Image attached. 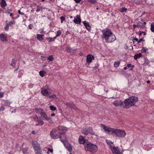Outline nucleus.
I'll return each instance as SVG.
<instances>
[{"label":"nucleus","mask_w":154,"mask_h":154,"mask_svg":"<svg viewBox=\"0 0 154 154\" xmlns=\"http://www.w3.org/2000/svg\"><path fill=\"white\" fill-rule=\"evenodd\" d=\"M100 125L101 127L103 128L106 133L108 134H113L116 137L120 138H124L126 135V133L123 130L113 128L103 124H101Z\"/></svg>","instance_id":"1"},{"label":"nucleus","mask_w":154,"mask_h":154,"mask_svg":"<svg viewBox=\"0 0 154 154\" xmlns=\"http://www.w3.org/2000/svg\"><path fill=\"white\" fill-rule=\"evenodd\" d=\"M103 34L102 35V39H105L106 42L110 43L115 40L116 37L115 35L109 29H106L102 30Z\"/></svg>","instance_id":"2"},{"label":"nucleus","mask_w":154,"mask_h":154,"mask_svg":"<svg viewBox=\"0 0 154 154\" xmlns=\"http://www.w3.org/2000/svg\"><path fill=\"white\" fill-rule=\"evenodd\" d=\"M138 100V99L137 97H130L129 98L125 99L124 102L125 105L123 106V107L128 109L130 107L134 106Z\"/></svg>","instance_id":"3"},{"label":"nucleus","mask_w":154,"mask_h":154,"mask_svg":"<svg viewBox=\"0 0 154 154\" xmlns=\"http://www.w3.org/2000/svg\"><path fill=\"white\" fill-rule=\"evenodd\" d=\"M63 126L59 125L56 128L53 129L50 133V136L52 139H57L59 138L61 131H63Z\"/></svg>","instance_id":"4"},{"label":"nucleus","mask_w":154,"mask_h":154,"mask_svg":"<svg viewBox=\"0 0 154 154\" xmlns=\"http://www.w3.org/2000/svg\"><path fill=\"white\" fill-rule=\"evenodd\" d=\"M87 143L84 147L86 151H89L92 153H94L97 151L98 147L96 145L93 144L89 141Z\"/></svg>","instance_id":"5"},{"label":"nucleus","mask_w":154,"mask_h":154,"mask_svg":"<svg viewBox=\"0 0 154 154\" xmlns=\"http://www.w3.org/2000/svg\"><path fill=\"white\" fill-rule=\"evenodd\" d=\"M32 145L35 154H42V150L39 144L36 141L32 140Z\"/></svg>","instance_id":"6"},{"label":"nucleus","mask_w":154,"mask_h":154,"mask_svg":"<svg viewBox=\"0 0 154 154\" xmlns=\"http://www.w3.org/2000/svg\"><path fill=\"white\" fill-rule=\"evenodd\" d=\"M63 131H61V133H60L59 136L60 140L63 143L65 144L67 142V139L66 135L65 134L66 129V127L63 126Z\"/></svg>","instance_id":"7"},{"label":"nucleus","mask_w":154,"mask_h":154,"mask_svg":"<svg viewBox=\"0 0 154 154\" xmlns=\"http://www.w3.org/2000/svg\"><path fill=\"white\" fill-rule=\"evenodd\" d=\"M82 133L85 135H88L89 134L96 135L95 133L93 131L91 127H88L83 128L82 129Z\"/></svg>","instance_id":"8"},{"label":"nucleus","mask_w":154,"mask_h":154,"mask_svg":"<svg viewBox=\"0 0 154 154\" xmlns=\"http://www.w3.org/2000/svg\"><path fill=\"white\" fill-rule=\"evenodd\" d=\"M49 85H47L44 86L41 88V93L43 96L46 97H49V92H48V89L49 88Z\"/></svg>","instance_id":"9"},{"label":"nucleus","mask_w":154,"mask_h":154,"mask_svg":"<svg viewBox=\"0 0 154 154\" xmlns=\"http://www.w3.org/2000/svg\"><path fill=\"white\" fill-rule=\"evenodd\" d=\"M109 148L112 151L113 154H121L118 147H115L114 146H110Z\"/></svg>","instance_id":"10"},{"label":"nucleus","mask_w":154,"mask_h":154,"mask_svg":"<svg viewBox=\"0 0 154 154\" xmlns=\"http://www.w3.org/2000/svg\"><path fill=\"white\" fill-rule=\"evenodd\" d=\"M78 140L79 143L80 144H83L84 147L85 146V145L87 144V143L89 142L88 140L85 139L84 137L82 135L79 136Z\"/></svg>","instance_id":"11"},{"label":"nucleus","mask_w":154,"mask_h":154,"mask_svg":"<svg viewBox=\"0 0 154 154\" xmlns=\"http://www.w3.org/2000/svg\"><path fill=\"white\" fill-rule=\"evenodd\" d=\"M74 18L73 22L74 23L76 24H80L81 23L82 21L79 15H77Z\"/></svg>","instance_id":"12"},{"label":"nucleus","mask_w":154,"mask_h":154,"mask_svg":"<svg viewBox=\"0 0 154 154\" xmlns=\"http://www.w3.org/2000/svg\"><path fill=\"white\" fill-rule=\"evenodd\" d=\"M94 58L93 55L90 54H88L87 57L86 62L88 64H90L92 62V59H94Z\"/></svg>","instance_id":"13"},{"label":"nucleus","mask_w":154,"mask_h":154,"mask_svg":"<svg viewBox=\"0 0 154 154\" xmlns=\"http://www.w3.org/2000/svg\"><path fill=\"white\" fill-rule=\"evenodd\" d=\"M67 150L69 152H71L72 150V146L71 144L67 142L63 144Z\"/></svg>","instance_id":"14"},{"label":"nucleus","mask_w":154,"mask_h":154,"mask_svg":"<svg viewBox=\"0 0 154 154\" xmlns=\"http://www.w3.org/2000/svg\"><path fill=\"white\" fill-rule=\"evenodd\" d=\"M41 117L44 120L49 121L51 120L48 117L47 115L44 112L41 115Z\"/></svg>","instance_id":"15"},{"label":"nucleus","mask_w":154,"mask_h":154,"mask_svg":"<svg viewBox=\"0 0 154 154\" xmlns=\"http://www.w3.org/2000/svg\"><path fill=\"white\" fill-rule=\"evenodd\" d=\"M0 38L3 42L7 41V36L6 34L1 33L0 34Z\"/></svg>","instance_id":"16"},{"label":"nucleus","mask_w":154,"mask_h":154,"mask_svg":"<svg viewBox=\"0 0 154 154\" xmlns=\"http://www.w3.org/2000/svg\"><path fill=\"white\" fill-rule=\"evenodd\" d=\"M15 21L14 20L13 21H10L9 23L6 24V25L5 27V29L6 30H8L9 29V26H11V27H13V25L15 24Z\"/></svg>","instance_id":"17"},{"label":"nucleus","mask_w":154,"mask_h":154,"mask_svg":"<svg viewBox=\"0 0 154 154\" xmlns=\"http://www.w3.org/2000/svg\"><path fill=\"white\" fill-rule=\"evenodd\" d=\"M83 23L86 27V29L89 31H90L91 30V27L89 23L86 22V21H83Z\"/></svg>","instance_id":"18"},{"label":"nucleus","mask_w":154,"mask_h":154,"mask_svg":"<svg viewBox=\"0 0 154 154\" xmlns=\"http://www.w3.org/2000/svg\"><path fill=\"white\" fill-rule=\"evenodd\" d=\"M123 102L121 100H116L113 102V104L116 106H121L123 104Z\"/></svg>","instance_id":"19"},{"label":"nucleus","mask_w":154,"mask_h":154,"mask_svg":"<svg viewBox=\"0 0 154 154\" xmlns=\"http://www.w3.org/2000/svg\"><path fill=\"white\" fill-rule=\"evenodd\" d=\"M35 111L36 113L41 115L44 112L43 109L41 108H36L35 109Z\"/></svg>","instance_id":"20"},{"label":"nucleus","mask_w":154,"mask_h":154,"mask_svg":"<svg viewBox=\"0 0 154 154\" xmlns=\"http://www.w3.org/2000/svg\"><path fill=\"white\" fill-rule=\"evenodd\" d=\"M20 150L22 151L23 154H29L28 152V147L21 148Z\"/></svg>","instance_id":"21"},{"label":"nucleus","mask_w":154,"mask_h":154,"mask_svg":"<svg viewBox=\"0 0 154 154\" xmlns=\"http://www.w3.org/2000/svg\"><path fill=\"white\" fill-rule=\"evenodd\" d=\"M66 50L68 53L72 52L74 53L75 51V49H73V48H72L69 46L66 47Z\"/></svg>","instance_id":"22"},{"label":"nucleus","mask_w":154,"mask_h":154,"mask_svg":"<svg viewBox=\"0 0 154 154\" xmlns=\"http://www.w3.org/2000/svg\"><path fill=\"white\" fill-rule=\"evenodd\" d=\"M36 35L39 41H42L43 40L44 35L38 34H37Z\"/></svg>","instance_id":"23"},{"label":"nucleus","mask_w":154,"mask_h":154,"mask_svg":"<svg viewBox=\"0 0 154 154\" xmlns=\"http://www.w3.org/2000/svg\"><path fill=\"white\" fill-rule=\"evenodd\" d=\"M56 38V37H54L53 38L49 37L46 38V39L49 42H54Z\"/></svg>","instance_id":"24"},{"label":"nucleus","mask_w":154,"mask_h":154,"mask_svg":"<svg viewBox=\"0 0 154 154\" xmlns=\"http://www.w3.org/2000/svg\"><path fill=\"white\" fill-rule=\"evenodd\" d=\"M0 4L2 8H5L7 5V4L5 1H1L0 3Z\"/></svg>","instance_id":"25"},{"label":"nucleus","mask_w":154,"mask_h":154,"mask_svg":"<svg viewBox=\"0 0 154 154\" xmlns=\"http://www.w3.org/2000/svg\"><path fill=\"white\" fill-rule=\"evenodd\" d=\"M4 105L6 106H10L11 103L8 100H3Z\"/></svg>","instance_id":"26"},{"label":"nucleus","mask_w":154,"mask_h":154,"mask_svg":"<svg viewBox=\"0 0 154 154\" xmlns=\"http://www.w3.org/2000/svg\"><path fill=\"white\" fill-rule=\"evenodd\" d=\"M142 54L139 53L138 54H135L134 56V59L135 60H137L138 58H140V57L142 56Z\"/></svg>","instance_id":"27"},{"label":"nucleus","mask_w":154,"mask_h":154,"mask_svg":"<svg viewBox=\"0 0 154 154\" xmlns=\"http://www.w3.org/2000/svg\"><path fill=\"white\" fill-rule=\"evenodd\" d=\"M149 61L146 57H144V62L143 63V65H148L149 63Z\"/></svg>","instance_id":"28"},{"label":"nucleus","mask_w":154,"mask_h":154,"mask_svg":"<svg viewBox=\"0 0 154 154\" xmlns=\"http://www.w3.org/2000/svg\"><path fill=\"white\" fill-rule=\"evenodd\" d=\"M65 105L68 107L70 108H72L74 106V105L72 103L67 102L65 103Z\"/></svg>","instance_id":"29"},{"label":"nucleus","mask_w":154,"mask_h":154,"mask_svg":"<svg viewBox=\"0 0 154 154\" xmlns=\"http://www.w3.org/2000/svg\"><path fill=\"white\" fill-rule=\"evenodd\" d=\"M137 27H140L141 28H144L145 27V26H144L143 23L142 22H139L137 24Z\"/></svg>","instance_id":"30"},{"label":"nucleus","mask_w":154,"mask_h":154,"mask_svg":"<svg viewBox=\"0 0 154 154\" xmlns=\"http://www.w3.org/2000/svg\"><path fill=\"white\" fill-rule=\"evenodd\" d=\"M120 64V62L119 61L115 62L114 63V67L117 68L119 66Z\"/></svg>","instance_id":"31"},{"label":"nucleus","mask_w":154,"mask_h":154,"mask_svg":"<svg viewBox=\"0 0 154 154\" xmlns=\"http://www.w3.org/2000/svg\"><path fill=\"white\" fill-rule=\"evenodd\" d=\"M127 10V9L125 7H122L119 9V11L122 13H123L126 12Z\"/></svg>","instance_id":"32"},{"label":"nucleus","mask_w":154,"mask_h":154,"mask_svg":"<svg viewBox=\"0 0 154 154\" xmlns=\"http://www.w3.org/2000/svg\"><path fill=\"white\" fill-rule=\"evenodd\" d=\"M15 59H13L12 60L11 63L10 64V65L12 66L13 67H15Z\"/></svg>","instance_id":"33"},{"label":"nucleus","mask_w":154,"mask_h":154,"mask_svg":"<svg viewBox=\"0 0 154 154\" xmlns=\"http://www.w3.org/2000/svg\"><path fill=\"white\" fill-rule=\"evenodd\" d=\"M106 142L107 143L110 145V146H113V143L110 140H108L107 139H106Z\"/></svg>","instance_id":"34"},{"label":"nucleus","mask_w":154,"mask_h":154,"mask_svg":"<svg viewBox=\"0 0 154 154\" xmlns=\"http://www.w3.org/2000/svg\"><path fill=\"white\" fill-rule=\"evenodd\" d=\"M61 34V31L60 30H59L56 32V35L55 37H56V38L57 37L59 36Z\"/></svg>","instance_id":"35"},{"label":"nucleus","mask_w":154,"mask_h":154,"mask_svg":"<svg viewBox=\"0 0 154 154\" xmlns=\"http://www.w3.org/2000/svg\"><path fill=\"white\" fill-rule=\"evenodd\" d=\"M45 73V71L43 70H42L39 72V74L41 77H43L44 76V73Z\"/></svg>","instance_id":"36"},{"label":"nucleus","mask_w":154,"mask_h":154,"mask_svg":"<svg viewBox=\"0 0 154 154\" xmlns=\"http://www.w3.org/2000/svg\"><path fill=\"white\" fill-rule=\"evenodd\" d=\"M150 29L151 31L154 32V23H152L151 25Z\"/></svg>","instance_id":"37"},{"label":"nucleus","mask_w":154,"mask_h":154,"mask_svg":"<svg viewBox=\"0 0 154 154\" xmlns=\"http://www.w3.org/2000/svg\"><path fill=\"white\" fill-rule=\"evenodd\" d=\"M49 107L50 109L52 111H54L57 109L56 107L53 105H51Z\"/></svg>","instance_id":"38"},{"label":"nucleus","mask_w":154,"mask_h":154,"mask_svg":"<svg viewBox=\"0 0 154 154\" xmlns=\"http://www.w3.org/2000/svg\"><path fill=\"white\" fill-rule=\"evenodd\" d=\"M148 50V49L144 47H143L141 49V51L142 52L145 53Z\"/></svg>","instance_id":"39"},{"label":"nucleus","mask_w":154,"mask_h":154,"mask_svg":"<svg viewBox=\"0 0 154 154\" xmlns=\"http://www.w3.org/2000/svg\"><path fill=\"white\" fill-rule=\"evenodd\" d=\"M54 59V57L52 55L49 56L48 57V60L50 61H52Z\"/></svg>","instance_id":"40"},{"label":"nucleus","mask_w":154,"mask_h":154,"mask_svg":"<svg viewBox=\"0 0 154 154\" xmlns=\"http://www.w3.org/2000/svg\"><path fill=\"white\" fill-rule=\"evenodd\" d=\"M139 36L141 35H142V34H143V33L144 35H146V32H145L144 31L139 30Z\"/></svg>","instance_id":"41"},{"label":"nucleus","mask_w":154,"mask_h":154,"mask_svg":"<svg viewBox=\"0 0 154 154\" xmlns=\"http://www.w3.org/2000/svg\"><path fill=\"white\" fill-rule=\"evenodd\" d=\"M48 97L50 98L56 99L57 98V97L55 94H53L52 95H49Z\"/></svg>","instance_id":"42"},{"label":"nucleus","mask_w":154,"mask_h":154,"mask_svg":"<svg viewBox=\"0 0 154 154\" xmlns=\"http://www.w3.org/2000/svg\"><path fill=\"white\" fill-rule=\"evenodd\" d=\"M13 10L11 8L8 9L7 10V11L5 12V13H7L8 14H9L10 12H12Z\"/></svg>","instance_id":"43"},{"label":"nucleus","mask_w":154,"mask_h":154,"mask_svg":"<svg viewBox=\"0 0 154 154\" xmlns=\"http://www.w3.org/2000/svg\"><path fill=\"white\" fill-rule=\"evenodd\" d=\"M88 2L92 4H95L96 2V0H88Z\"/></svg>","instance_id":"44"},{"label":"nucleus","mask_w":154,"mask_h":154,"mask_svg":"<svg viewBox=\"0 0 154 154\" xmlns=\"http://www.w3.org/2000/svg\"><path fill=\"white\" fill-rule=\"evenodd\" d=\"M35 122H38V117L37 116H35L33 118Z\"/></svg>","instance_id":"45"},{"label":"nucleus","mask_w":154,"mask_h":154,"mask_svg":"<svg viewBox=\"0 0 154 154\" xmlns=\"http://www.w3.org/2000/svg\"><path fill=\"white\" fill-rule=\"evenodd\" d=\"M34 85V84H32V83H30L28 85V86L29 88H32L33 87Z\"/></svg>","instance_id":"46"},{"label":"nucleus","mask_w":154,"mask_h":154,"mask_svg":"<svg viewBox=\"0 0 154 154\" xmlns=\"http://www.w3.org/2000/svg\"><path fill=\"white\" fill-rule=\"evenodd\" d=\"M38 122L39 123V125H43V123H44L41 120H38Z\"/></svg>","instance_id":"47"},{"label":"nucleus","mask_w":154,"mask_h":154,"mask_svg":"<svg viewBox=\"0 0 154 154\" xmlns=\"http://www.w3.org/2000/svg\"><path fill=\"white\" fill-rule=\"evenodd\" d=\"M5 109V107L3 106H2L0 107V112L1 111H3Z\"/></svg>","instance_id":"48"},{"label":"nucleus","mask_w":154,"mask_h":154,"mask_svg":"<svg viewBox=\"0 0 154 154\" xmlns=\"http://www.w3.org/2000/svg\"><path fill=\"white\" fill-rule=\"evenodd\" d=\"M60 19L61 20V23H63V21H64L65 20V17L63 16H62L60 17Z\"/></svg>","instance_id":"49"},{"label":"nucleus","mask_w":154,"mask_h":154,"mask_svg":"<svg viewBox=\"0 0 154 154\" xmlns=\"http://www.w3.org/2000/svg\"><path fill=\"white\" fill-rule=\"evenodd\" d=\"M138 39L136 38V37H133V38L132 40L133 41V42L134 43V42L135 41L136 42H138Z\"/></svg>","instance_id":"50"},{"label":"nucleus","mask_w":154,"mask_h":154,"mask_svg":"<svg viewBox=\"0 0 154 154\" xmlns=\"http://www.w3.org/2000/svg\"><path fill=\"white\" fill-rule=\"evenodd\" d=\"M33 25L32 24H30L28 26V27L30 29H32L33 27Z\"/></svg>","instance_id":"51"},{"label":"nucleus","mask_w":154,"mask_h":154,"mask_svg":"<svg viewBox=\"0 0 154 154\" xmlns=\"http://www.w3.org/2000/svg\"><path fill=\"white\" fill-rule=\"evenodd\" d=\"M4 94V92H0V98H2L3 97Z\"/></svg>","instance_id":"52"},{"label":"nucleus","mask_w":154,"mask_h":154,"mask_svg":"<svg viewBox=\"0 0 154 154\" xmlns=\"http://www.w3.org/2000/svg\"><path fill=\"white\" fill-rule=\"evenodd\" d=\"M49 151L51 152L52 153H53V149H51L50 148H49L48 149V152L47 153H48V152Z\"/></svg>","instance_id":"53"},{"label":"nucleus","mask_w":154,"mask_h":154,"mask_svg":"<svg viewBox=\"0 0 154 154\" xmlns=\"http://www.w3.org/2000/svg\"><path fill=\"white\" fill-rule=\"evenodd\" d=\"M93 71L94 72H96L97 71H99V69H97V67H94V68Z\"/></svg>","instance_id":"54"},{"label":"nucleus","mask_w":154,"mask_h":154,"mask_svg":"<svg viewBox=\"0 0 154 154\" xmlns=\"http://www.w3.org/2000/svg\"><path fill=\"white\" fill-rule=\"evenodd\" d=\"M18 13L19 14H21V15H24V14L22 12H21L20 10H18Z\"/></svg>","instance_id":"55"},{"label":"nucleus","mask_w":154,"mask_h":154,"mask_svg":"<svg viewBox=\"0 0 154 154\" xmlns=\"http://www.w3.org/2000/svg\"><path fill=\"white\" fill-rule=\"evenodd\" d=\"M144 41V40H143V39L142 38H141L140 39L138 40V43H140V42H141V41Z\"/></svg>","instance_id":"56"},{"label":"nucleus","mask_w":154,"mask_h":154,"mask_svg":"<svg viewBox=\"0 0 154 154\" xmlns=\"http://www.w3.org/2000/svg\"><path fill=\"white\" fill-rule=\"evenodd\" d=\"M74 1L76 3H78L80 2L81 0H74Z\"/></svg>","instance_id":"57"},{"label":"nucleus","mask_w":154,"mask_h":154,"mask_svg":"<svg viewBox=\"0 0 154 154\" xmlns=\"http://www.w3.org/2000/svg\"><path fill=\"white\" fill-rule=\"evenodd\" d=\"M38 6L36 10V11L37 12H38L39 11H40V8H38Z\"/></svg>","instance_id":"58"},{"label":"nucleus","mask_w":154,"mask_h":154,"mask_svg":"<svg viewBox=\"0 0 154 154\" xmlns=\"http://www.w3.org/2000/svg\"><path fill=\"white\" fill-rule=\"evenodd\" d=\"M131 64H128L127 65V66L128 67H131Z\"/></svg>","instance_id":"59"},{"label":"nucleus","mask_w":154,"mask_h":154,"mask_svg":"<svg viewBox=\"0 0 154 154\" xmlns=\"http://www.w3.org/2000/svg\"><path fill=\"white\" fill-rule=\"evenodd\" d=\"M32 134H35V132L34 131H32L31 132Z\"/></svg>","instance_id":"60"},{"label":"nucleus","mask_w":154,"mask_h":154,"mask_svg":"<svg viewBox=\"0 0 154 154\" xmlns=\"http://www.w3.org/2000/svg\"><path fill=\"white\" fill-rule=\"evenodd\" d=\"M51 116L52 117L54 116L55 115V114L54 113H53L51 114Z\"/></svg>","instance_id":"61"},{"label":"nucleus","mask_w":154,"mask_h":154,"mask_svg":"<svg viewBox=\"0 0 154 154\" xmlns=\"http://www.w3.org/2000/svg\"><path fill=\"white\" fill-rule=\"evenodd\" d=\"M133 27H137V25L134 24L133 25Z\"/></svg>","instance_id":"62"},{"label":"nucleus","mask_w":154,"mask_h":154,"mask_svg":"<svg viewBox=\"0 0 154 154\" xmlns=\"http://www.w3.org/2000/svg\"><path fill=\"white\" fill-rule=\"evenodd\" d=\"M19 146V145L18 144H16L15 147L16 148H17L18 147V146Z\"/></svg>","instance_id":"63"},{"label":"nucleus","mask_w":154,"mask_h":154,"mask_svg":"<svg viewBox=\"0 0 154 154\" xmlns=\"http://www.w3.org/2000/svg\"><path fill=\"white\" fill-rule=\"evenodd\" d=\"M10 16L11 17H12L13 15L12 13H10Z\"/></svg>","instance_id":"64"}]
</instances>
